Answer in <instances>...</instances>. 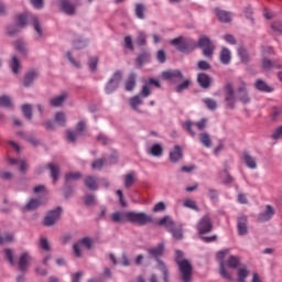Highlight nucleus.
<instances>
[{
  "instance_id": "1",
  "label": "nucleus",
  "mask_w": 282,
  "mask_h": 282,
  "mask_svg": "<svg viewBox=\"0 0 282 282\" xmlns=\"http://www.w3.org/2000/svg\"><path fill=\"white\" fill-rule=\"evenodd\" d=\"M216 259L219 261L220 276L226 281L235 282V275H232L228 268L237 270V268L241 265V258H239V256L230 254L229 249H224L217 252Z\"/></svg>"
},
{
  "instance_id": "2",
  "label": "nucleus",
  "mask_w": 282,
  "mask_h": 282,
  "mask_svg": "<svg viewBox=\"0 0 282 282\" xmlns=\"http://www.w3.org/2000/svg\"><path fill=\"white\" fill-rule=\"evenodd\" d=\"M28 21L32 23L37 35L40 37L43 36V26H41V22L36 17H31L29 13H22L17 15L15 24H11L7 28L8 35L14 36V34L19 33V30H21V28H25V25H28Z\"/></svg>"
},
{
  "instance_id": "3",
  "label": "nucleus",
  "mask_w": 282,
  "mask_h": 282,
  "mask_svg": "<svg viewBox=\"0 0 282 282\" xmlns=\"http://www.w3.org/2000/svg\"><path fill=\"white\" fill-rule=\"evenodd\" d=\"M176 263L178 265L182 281H193V263H191L188 259L184 258V252L180 250L176 251Z\"/></svg>"
},
{
  "instance_id": "4",
  "label": "nucleus",
  "mask_w": 282,
  "mask_h": 282,
  "mask_svg": "<svg viewBox=\"0 0 282 282\" xmlns=\"http://www.w3.org/2000/svg\"><path fill=\"white\" fill-rule=\"evenodd\" d=\"M148 253L158 260V269L163 273L164 282H169V270L166 269L164 262L160 260V257L164 254V243H159L156 247L148 249Z\"/></svg>"
},
{
  "instance_id": "5",
  "label": "nucleus",
  "mask_w": 282,
  "mask_h": 282,
  "mask_svg": "<svg viewBox=\"0 0 282 282\" xmlns=\"http://www.w3.org/2000/svg\"><path fill=\"white\" fill-rule=\"evenodd\" d=\"M149 96H151V87L144 85L137 96L129 99V105L133 111L142 112V110H140V105H144V98H149Z\"/></svg>"
},
{
  "instance_id": "6",
  "label": "nucleus",
  "mask_w": 282,
  "mask_h": 282,
  "mask_svg": "<svg viewBox=\"0 0 282 282\" xmlns=\"http://www.w3.org/2000/svg\"><path fill=\"white\" fill-rule=\"evenodd\" d=\"M159 225L160 226H165V228L172 232V236L180 240L182 239L184 236L182 234V229H175V223L173 221V218L170 217V216H166L164 218H162L160 221H159Z\"/></svg>"
},
{
  "instance_id": "7",
  "label": "nucleus",
  "mask_w": 282,
  "mask_h": 282,
  "mask_svg": "<svg viewBox=\"0 0 282 282\" xmlns=\"http://www.w3.org/2000/svg\"><path fill=\"white\" fill-rule=\"evenodd\" d=\"M93 246H94V240H91L90 238H84L73 246V250L75 256L80 258L83 257V252H85V248L87 250H90Z\"/></svg>"
},
{
  "instance_id": "8",
  "label": "nucleus",
  "mask_w": 282,
  "mask_h": 282,
  "mask_svg": "<svg viewBox=\"0 0 282 282\" xmlns=\"http://www.w3.org/2000/svg\"><path fill=\"white\" fill-rule=\"evenodd\" d=\"M128 221L144 226V224L151 221V216H147L144 213L128 212Z\"/></svg>"
},
{
  "instance_id": "9",
  "label": "nucleus",
  "mask_w": 282,
  "mask_h": 282,
  "mask_svg": "<svg viewBox=\"0 0 282 282\" xmlns=\"http://www.w3.org/2000/svg\"><path fill=\"white\" fill-rule=\"evenodd\" d=\"M122 82V72L117 70L106 86V94H113Z\"/></svg>"
},
{
  "instance_id": "10",
  "label": "nucleus",
  "mask_w": 282,
  "mask_h": 282,
  "mask_svg": "<svg viewBox=\"0 0 282 282\" xmlns=\"http://www.w3.org/2000/svg\"><path fill=\"white\" fill-rule=\"evenodd\" d=\"M184 128L191 133V135H196L197 131H204L206 129V119H202L198 122L186 121Z\"/></svg>"
},
{
  "instance_id": "11",
  "label": "nucleus",
  "mask_w": 282,
  "mask_h": 282,
  "mask_svg": "<svg viewBox=\"0 0 282 282\" xmlns=\"http://www.w3.org/2000/svg\"><path fill=\"white\" fill-rule=\"evenodd\" d=\"M199 47L203 50L204 56L207 58H210L213 56V52L215 51V46L213 45V42H210V39L204 36L199 39L198 42Z\"/></svg>"
},
{
  "instance_id": "12",
  "label": "nucleus",
  "mask_w": 282,
  "mask_h": 282,
  "mask_svg": "<svg viewBox=\"0 0 282 282\" xmlns=\"http://www.w3.org/2000/svg\"><path fill=\"white\" fill-rule=\"evenodd\" d=\"M197 230L198 235H207V232H210L213 230V220H210V217L204 216L197 224Z\"/></svg>"
},
{
  "instance_id": "13",
  "label": "nucleus",
  "mask_w": 282,
  "mask_h": 282,
  "mask_svg": "<svg viewBox=\"0 0 282 282\" xmlns=\"http://www.w3.org/2000/svg\"><path fill=\"white\" fill-rule=\"evenodd\" d=\"M238 235L246 237L248 235V216L240 214L237 220Z\"/></svg>"
},
{
  "instance_id": "14",
  "label": "nucleus",
  "mask_w": 282,
  "mask_h": 282,
  "mask_svg": "<svg viewBox=\"0 0 282 282\" xmlns=\"http://www.w3.org/2000/svg\"><path fill=\"white\" fill-rule=\"evenodd\" d=\"M61 213L62 209L59 207L48 212L44 218L45 226H54V224L61 219Z\"/></svg>"
},
{
  "instance_id": "15",
  "label": "nucleus",
  "mask_w": 282,
  "mask_h": 282,
  "mask_svg": "<svg viewBox=\"0 0 282 282\" xmlns=\"http://www.w3.org/2000/svg\"><path fill=\"white\" fill-rule=\"evenodd\" d=\"M172 45H175V47L180 51V52H191V50H193V47H191V43L188 41H186V39L184 37H178V39H174L171 41Z\"/></svg>"
},
{
  "instance_id": "16",
  "label": "nucleus",
  "mask_w": 282,
  "mask_h": 282,
  "mask_svg": "<svg viewBox=\"0 0 282 282\" xmlns=\"http://www.w3.org/2000/svg\"><path fill=\"white\" fill-rule=\"evenodd\" d=\"M274 217V208L271 205L265 206V210L258 215V221H270Z\"/></svg>"
},
{
  "instance_id": "17",
  "label": "nucleus",
  "mask_w": 282,
  "mask_h": 282,
  "mask_svg": "<svg viewBox=\"0 0 282 282\" xmlns=\"http://www.w3.org/2000/svg\"><path fill=\"white\" fill-rule=\"evenodd\" d=\"M83 131H85V121H79L77 123L75 132L74 131L67 132V140H69V142H75L76 138H78V135H80Z\"/></svg>"
},
{
  "instance_id": "18",
  "label": "nucleus",
  "mask_w": 282,
  "mask_h": 282,
  "mask_svg": "<svg viewBox=\"0 0 282 282\" xmlns=\"http://www.w3.org/2000/svg\"><path fill=\"white\" fill-rule=\"evenodd\" d=\"M30 261H32V257H30V253L23 252L20 256L19 270L21 272H25V270H28V268H30Z\"/></svg>"
},
{
  "instance_id": "19",
  "label": "nucleus",
  "mask_w": 282,
  "mask_h": 282,
  "mask_svg": "<svg viewBox=\"0 0 282 282\" xmlns=\"http://www.w3.org/2000/svg\"><path fill=\"white\" fill-rule=\"evenodd\" d=\"M226 91V102L228 104L229 107H235V88H232V85L227 84L225 87Z\"/></svg>"
},
{
  "instance_id": "20",
  "label": "nucleus",
  "mask_w": 282,
  "mask_h": 282,
  "mask_svg": "<svg viewBox=\"0 0 282 282\" xmlns=\"http://www.w3.org/2000/svg\"><path fill=\"white\" fill-rule=\"evenodd\" d=\"M58 6L65 14H74L76 12V7L69 0H61Z\"/></svg>"
},
{
  "instance_id": "21",
  "label": "nucleus",
  "mask_w": 282,
  "mask_h": 282,
  "mask_svg": "<svg viewBox=\"0 0 282 282\" xmlns=\"http://www.w3.org/2000/svg\"><path fill=\"white\" fill-rule=\"evenodd\" d=\"M215 12L221 23H230L232 21V13L221 9H216Z\"/></svg>"
},
{
  "instance_id": "22",
  "label": "nucleus",
  "mask_w": 282,
  "mask_h": 282,
  "mask_svg": "<svg viewBox=\"0 0 282 282\" xmlns=\"http://www.w3.org/2000/svg\"><path fill=\"white\" fill-rule=\"evenodd\" d=\"M250 275V270L246 265H242L237 269V279H235L236 282H246L248 276Z\"/></svg>"
},
{
  "instance_id": "23",
  "label": "nucleus",
  "mask_w": 282,
  "mask_h": 282,
  "mask_svg": "<svg viewBox=\"0 0 282 282\" xmlns=\"http://www.w3.org/2000/svg\"><path fill=\"white\" fill-rule=\"evenodd\" d=\"M219 58L223 65H230V61H232V54L230 53V50H228L227 47H223Z\"/></svg>"
},
{
  "instance_id": "24",
  "label": "nucleus",
  "mask_w": 282,
  "mask_h": 282,
  "mask_svg": "<svg viewBox=\"0 0 282 282\" xmlns=\"http://www.w3.org/2000/svg\"><path fill=\"white\" fill-rule=\"evenodd\" d=\"M112 221H115L116 224H124V221H129V212L113 213Z\"/></svg>"
},
{
  "instance_id": "25",
  "label": "nucleus",
  "mask_w": 282,
  "mask_h": 282,
  "mask_svg": "<svg viewBox=\"0 0 282 282\" xmlns=\"http://www.w3.org/2000/svg\"><path fill=\"white\" fill-rule=\"evenodd\" d=\"M183 155L184 154L182 153V148L180 145H175L174 149L170 152V160L175 164L182 160Z\"/></svg>"
},
{
  "instance_id": "26",
  "label": "nucleus",
  "mask_w": 282,
  "mask_h": 282,
  "mask_svg": "<svg viewBox=\"0 0 282 282\" xmlns=\"http://www.w3.org/2000/svg\"><path fill=\"white\" fill-rule=\"evenodd\" d=\"M162 78H164V80H177V79L181 80L183 76H182V72L180 70H171V72H163Z\"/></svg>"
},
{
  "instance_id": "27",
  "label": "nucleus",
  "mask_w": 282,
  "mask_h": 282,
  "mask_svg": "<svg viewBox=\"0 0 282 282\" xmlns=\"http://www.w3.org/2000/svg\"><path fill=\"white\" fill-rule=\"evenodd\" d=\"M9 164H11V166H14L18 164L22 173H28V161H25L24 159L17 160V159L9 158Z\"/></svg>"
},
{
  "instance_id": "28",
  "label": "nucleus",
  "mask_w": 282,
  "mask_h": 282,
  "mask_svg": "<svg viewBox=\"0 0 282 282\" xmlns=\"http://www.w3.org/2000/svg\"><path fill=\"white\" fill-rule=\"evenodd\" d=\"M109 259L112 261L113 265H118V263L124 265L126 268H128V265H131V261L129 260V256H127V253H122L119 262L118 260H116V256L113 254H110Z\"/></svg>"
},
{
  "instance_id": "29",
  "label": "nucleus",
  "mask_w": 282,
  "mask_h": 282,
  "mask_svg": "<svg viewBox=\"0 0 282 282\" xmlns=\"http://www.w3.org/2000/svg\"><path fill=\"white\" fill-rule=\"evenodd\" d=\"M238 98L240 102H243L245 105L250 102V97L248 96V91L246 90V84H242L238 88Z\"/></svg>"
},
{
  "instance_id": "30",
  "label": "nucleus",
  "mask_w": 282,
  "mask_h": 282,
  "mask_svg": "<svg viewBox=\"0 0 282 282\" xmlns=\"http://www.w3.org/2000/svg\"><path fill=\"white\" fill-rule=\"evenodd\" d=\"M9 65L11 67V72H13V74H19L22 69L21 61L17 57V55L12 56Z\"/></svg>"
},
{
  "instance_id": "31",
  "label": "nucleus",
  "mask_w": 282,
  "mask_h": 282,
  "mask_svg": "<svg viewBox=\"0 0 282 282\" xmlns=\"http://www.w3.org/2000/svg\"><path fill=\"white\" fill-rule=\"evenodd\" d=\"M85 186L89 188V191H98V178H96V176H87L85 178Z\"/></svg>"
},
{
  "instance_id": "32",
  "label": "nucleus",
  "mask_w": 282,
  "mask_h": 282,
  "mask_svg": "<svg viewBox=\"0 0 282 282\" xmlns=\"http://www.w3.org/2000/svg\"><path fill=\"white\" fill-rule=\"evenodd\" d=\"M198 84L203 89H208L210 87V77L204 73L197 76Z\"/></svg>"
},
{
  "instance_id": "33",
  "label": "nucleus",
  "mask_w": 282,
  "mask_h": 282,
  "mask_svg": "<svg viewBox=\"0 0 282 282\" xmlns=\"http://www.w3.org/2000/svg\"><path fill=\"white\" fill-rule=\"evenodd\" d=\"M39 78V73L36 70L29 72L24 77V85L25 87H30Z\"/></svg>"
},
{
  "instance_id": "34",
  "label": "nucleus",
  "mask_w": 282,
  "mask_h": 282,
  "mask_svg": "<svg viewBox=\"0 0 282 282\" xmlns=\"http://www.w3.org/2000/svg\"><path fill=\"white\" fill-rule=\"evenodd\" d=\"M243 160H245V164H246V166H248V169H251V170L257 169V158H254L248 153H245Z\"/></svg>"
},
{
  "instance_id": "35",
  "label": "nucleus",
  "mask_w": 282,
  "mask_h": 282,
  "mask_svg": "<svg viewBox=\"0 0 282 282\" xmlns=\"http://www.w3.org/2000/svg\"><path fill=\"white\" fill-rule=\"evenodd\" d=\"M256 89L259 91H265L267 94H272V91H274L272 87H270L265 82L261 79L256 83Z\"/></svg>"
},
{
  "instance_id": "36",
  "label": "nucleus",
  "mask_w": 282,
  "mask_h": 282,
  "mask_svg": "<svg viewBox=\"0 0 282 282\" xmlns=\"http://www.w3.org/2000/svg\"><path fill=\"white\" fill-rule=\"evenodd\" d=\"M219 180L223 184H232L235 181L226 170L219 173Z\"/></svg>"
},
{
  "instance_id": "37",
  "label": "nucleus",
  "mask_w": 282,
  "mask_h": 282,
  "mask_svg": "<svg viewBox=\"0 0 282 282\" xmlns=\"http://www.w3.org/2000/svg\"><path fill=\"white\" fill-rule=\"evenodd\" d=\"M65 100H67V95H58L51 100V105L52 107H61Z\"/></svg>"
},
{
  "instance_id": "38",
  "label": "nucleus",
  "mask_w": 282,
  "mask_h": 282,
  "mask_svg": "<svg viewBox=\"0 0 282 282\" xmlns=\"http://www.w3.org/2000/svg\"><path fill=\"white\" fill-rule=\"evenodd\" d=\"M262 66L264 69H281V64H278L276 62H272L268 58L263 59Z\"/></svg>"
},
{
  "instance_id": "39",
  "label": "nucleus",
  "mask_w": 282,
  "mask_h": 282,
  "mask_svg": "<svg viewBox=\"0 0 282 282\" xmlns=\"http://www.w3.org/2000/svg\"><path fill=\"white\" fill-rule=\"evenodd\" d=\"M135 88V74H130L128 80L126 82V91H133Z\"/></svg>"
},
{
  "instance_id": "40",
  "label": "nucleus",
  "mask_w": 282,
  "mask_h": 282,
  "mask_svg": "<svg viewBox=\"0 0 282 282\" xmlns=\"http://www.w3.org/2000/svg\"><path fill=\"white\" fill-rule=\"evenodd\" d=\"M45 202H47V199H44V200L31 199L26 204V209L28 210H34V209L39 208V206H41L42 204H45Z\"/></svg>"
},
{
  "instance_id": "41",
  "label": "nucleus",
  "mask_w": 282,
  "mask_h": 282,
  "mask_svg": "<svg viewBox=\"0 0 282 282\" xmlns=\"http://www.w3.org/2000/svg\"><path fill=\"white\" fill-rule=\"evenodd\" d=\"M47 169H50L51 171V177L54 182H56V180H58V174L61 173V170L54 163H50L47 165Z\"/></svg>"
},
{
  "instance_id": "42",
  "label": "nucleus",
  "mask_w": 282,
  "mask_h": 282,
  "mask_svg": "<svg viewBox=\"0 0 282 282\" xmlns=\"http://www.w3.org/2000/svg\"><path fill=\"white\" fill-rule=\"evenodd\" d=\"M39 247L41 250H44V252H50L52 250V246L50 245V240L45 237L40 238Z\"/></svg>"
},
{
  "instance_id": "43",
  "label": "nucleus",
  "mask_w": 282,
  "mask_h": 282,
  "mask_svg": "<svg viewBox=\"0 0 282 282\" xmlns=\"http://www.w3.org/2000/svg\"><path fill=\"white\" fill-rule=\"evenodd\" d=\"M55 122L59 127H65V122H67V116L65 115V112H57L55 115Z\"/></svg>"
},
{
  "instance_id": "44",
  "label": "nucleus",
  "mask_w": 282,
  "mask_h": 282,
  "mask_svg": "<svg viewBox=\"0 0 282 282\" xmlns=\"http://www.w3.org/2000/svg\"><path fill=\"white\" fill-rule=\"evenodd\" d=\"M148 153H150V155H154V158H160V155H162V145L160 144L152 145L148 151Z\"/></svg>"
},
{
  "instance_id": "45",
  "label": "nucleus",
  "mask_w": 282,
  "mask_h": 282,
  "mask_svg": "<svg viewBox=\"0 0 282 282\" xmlns=\"http://www.w3.org/2000/svg\"><path fill=\"white\" fill-rule=\"evenodd\" d=\"M238 56L240 57L242 63H248V61L250 59L248 51L243 46L238 47Z\"/></svg>"
},
{
  "instance_id": "46",
  "label": "nucleus",
  "mask_w": 282,
  "mask_h": 282,
  "mask_svg": "<svg viewBox=\"0 0 282 282\" xmlns=\"http://www.w3.org/2000/svg\"><path fill=\"white\" fill-rule=\"evenodd\" d=\"M12 241H14V236L12 234H1L0 231V243L3 245V243H12Z\"/></svg>"
},
{
  "instance_id": "47",
  "label": "nucleus",
  "mask_w": 282,
  "mask_h": 282,
  "mask_svg": "<svg viewBox=\"0 0 282 282\" xmlns=\"http://www.w3.org/2000/svg\"><path fill=\"white\" fill-rule=\"evenodd\" d=\"M0 107H7L8 109H10V107H12V98H10V96H1L0 97Z\"/></svg>"
},
{
  "instance_id": "48",
  "label": "nucleus",
  "mask_w": 282,
  "mask_h": 282,
  "mask_svg": "<svg viewBox=\"0 0 282 282\" xmlns=\"http://www.w3.org/2000/svg\"><path fill=\"white\" fill-rule=\"evenodd\" d=\"M204 105H206L207 109H210V111H215L217 109V101L210 98L203 99Z\"/></svg>"
},
{
  "instance_id": "49",
  "label": "nucleus",
  "mask_w": 282,
  "mask_h": 282,
  "mask_svg": "<svg viewBox=\"0 0 282 282\" xmlns=\"http://www.w3.org/2000/svg\"><path fill=\"white\" fill-rule=\"evenodd\" d=\"M14 47L20 54H25L28 52V47L25 46V42L18 40L14 44Z\"/></svg>"
},
{
  "instance_id": "50",
  "label": "nucleus",
  "mask_w": 282,
  "mask_h": 282,
  "mask_svg": "<svg viewBox=\"0 0 282 282\" xmlns=\"http://www.w3.org/2000/svg\"><path fill=\"white\" fill-rule=\"evenodd\" d=\"M22 113L24 115L25 118H28V120L32 119V106L31 105H23L22 106Z\"/></svg>"
},
{
  "instance_id": "51",
  "label": "nucleus",
  "mask_w": 282,
  "mask_h": 282,
  "mask_svg": "<svg viewBox=\"0 0 282 282\" xmlns=\"http://www.w3.org/2000/svg\"><path fill=\"white\" fill-rule=\"evenodd\" d=\"M200 142L207 149L210 148V145L213 144V142L210 141V135H208V133H200Z\"/></svg>"
},
{
  "instance_id": "52",
  "label": "nucleus",
  "mask_w": 282,
  "mask_h": 282,
  "mask_svg": "<svg viewBox=\"0 0 282 282\" xmlns=\"http://www.w3.org/2000/svg\"><path fill=\"white\" fill-rule=\"evenodd\" d=\"M134 182H135V177L133 176L132 173L127 174L124 176V186H126V188H130V186H133Z\"/></svg>"
},
{
  "instance_id": "53",
  "label": "nucleus",
  "mask_w": 282,
  "mask_h": 282,
  "mask_svg": "<svg viewBox=\"0 0 282 282\" xmlns=\"http://www.w3.org/2000/svg\"><path fill=\"white\" fill-rule=\"evenodd\" d=\"M183 206L185 208H191L192 210H198L197 208V203L193 199H185L184 203H183Z\"/></svg>"
},
{
  "instance_id": "54",
  "label": "nucleus",
  "mask_w": 282,
  "mask_h": 282,
  "mask_svg": "<svg viewBox=\"0 0 282 282\" xmlns=\"http://www.w3.org/2000/svg\"><path fill=\"white\" fill-rule=\"evenodd\" d=\"M88 67L91 72H96V69H98V57H90Z\"/></svg>"
},
{
  "instance_id": "55",
  "label": "nucleus",
  "mask_w": 282,
  "mask_h": 282,
  "mask_svg": "<svg viewBox=\"0 0 282 282\" xmlns=\"http://www.w3.org/2000/svg\"><path fill=\"white\" fill-rule=\"evenodd\" d=\"M106 164L107 161H105L104 159H99L95 161L91 166L95 171H100V169H102V166H105Z\"/></svg>"
},
{
  "instance_id": "56",
  "label": "nucleus",
  "mask_w": 282,
  "mask_h": 282,
  "mask_svg": "<svg viewBox=\"0 0 282 282\" xmlns=\"http://www.w3.org/2000/svg\"><path fill=\"white\" fill-rule=\"evenodd\" d=\"M66 182H74L76 180H80V173L78 172H73V173H68L66 174Z\"/></svg>"
},
{
  "instance_id": "57",
  "label": "nucleus",
  "mask_w": 282,
  "mask_h": 282,
  "mask_svg": "<svg viewBox=\"0 0 282 282\" xmlns=\"http://www.w3.org/2000/svg\"><path fill=\"white\" fill-rule=\"evenodd\" d=\"M149 58H150L149 54L143 53L137 58V63L138 65L142 66L144 65V63H149Z\"/></svg>"
},
{
  "instance_id": "58",
  "label": "nucleus",
  "mask_w": 282,
  "mask_h": 282,
  "mask_svg": "<svg viewBox=\"0 0 282 282\" xmlns=\"http://www.w3.org/2000/svg\"><path fill=\"white\" fill-rule=\"evenodd\" d=\"M271 138H272L273 140H282V126L278 127V128L273 131Z\"/></svg>"
},
{
  "instance_id": "59",
  "label": "nucleus",
  "mask_w": 282,
  "mask_h": 282,
  "mask_svg": "<svg viewBox=\"0 0 282 282\" xmlns=\"http://www.w3.org/2000/svg\"><path fill=\"white\" fill-rule=\"evenodd\" d=\"M4 257H7L11 265H14V253L10 249H4Z\"/></svg>"
},
{
  "instance_id": "60",
  "label": "nucleus",
  "mask_w": 282,
  "mask_h": 282,
  "mask_svg": "<svg viewBox=\"0 0 282 282\" xmlns=\"http://www.w3.org/2000/svg\"><path fill=\"white\" fill-rule=\"evenodd\" d=\"M135 14H137L138 19H144V6L137 4Z\"/></svg>"
},
{
  "instance_id": "61",
  "label": "nucleus",
  "mask_w": 282,
  "mask_h": 282,
  "mask_svg": "<svg viewBox=\"0 0 282 282\" xmlns=\"http://www.w3.org/2000/svg\"><path fill=\"white\" fill-rule=\"evenodd\" d=\"M84 202L86 206H94L96 204V197L94 195H86Z\"/></svg>"
},
{
  "instance_id": "62",
  "label": "nucleus",
  "mask_w": 282,
  "mask_h": 282,
  "mask_svg": "<svg viewBox=\"0 0 282 282\" xmlns=\"http://www.w3.org/2000/svg\"><path fill=\"white\" fill-rule=\"evenodd\" d=\"M188 85H191V82L188 79L184 80L183 84H181L176 87V91L178 94H181V91H184L185 89H188Z\"/></svg>"
},
{
  "instance_id": "63",
  "label": "nucleus",
  "mask_w": 282,
  "mask_h": 282,
  "mask_svg": "<svg viewBox=\"0 0 282 282\" xmlns=\"http://www.w3.org/2000/svg\"><path fill=\"white\" fill-rule=\"evenodd\" d=\"M97 140L100 142V144H109V142H111V140L102 133L98 134Z\"/></svg>"
},
{
  "instance_id": "64",
  "label": "nucleus",
  "mask_w": 282,
  "mask_h": 282,
  "mask_svg": "<svg viewBox=\"0 0 282 282\" xmlns=\"http://www.w3.org/2000/svg\"><path fill=\"white\" fill-rule=\"evenodd\" d=\"M208 197H209V199H212V202H217V199L219 197V192H217L216 189H209Z\"/></svg>"
}]
</instances>
